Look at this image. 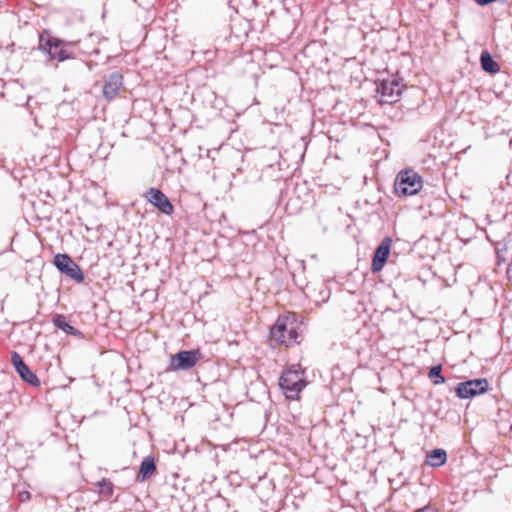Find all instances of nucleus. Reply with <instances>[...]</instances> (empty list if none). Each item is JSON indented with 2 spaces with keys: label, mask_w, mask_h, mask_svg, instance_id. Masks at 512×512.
Here are the masks:
<instances>
[{
  "label": "nucleus",
  "mask_w": 512,
  "mask_h": 512,
  "mask_svg": "<svg viewBox=\"0 0 512 512\" xmlns=\"http://www.w3.org/2000/svg\"><path fill=\"white\" fill-rule=\"evenodd\" d=\"M38 50L48 57V60L63 62L76 57L75 43L53 36L49 30H43L38 37Z\"/></svg>",
  "instance_id": "obj_1"
},
{
  "label": "nucleus",
  "mask_w": 512,
  "mask_h": 512,
  "mask_svg": "<svg viewBox=\"0 0 512 512\" xmlns=\"http://www.w3.org/2000/svg\"><path fill=\"white\" fill-rule=\"evenodd\" d=\"M304 374L305 370L300 364H293L282 372L279 386L287 399H298L300 392L307 385Z\"/></svg>",
  "instance_id": "obj_2"
},
{
  "label": "nucleus",
  "mask_w": 512,
  "mask_h": 512,
  "mask_svg": "<svg viewBox=\"0 0 512 512\" xmlns=\"http://www.w3.org/2000/svg\"><path fill=\"white\" fill-rule=\"evenodd\" d=\"M423 187V178L412 168L399 171L394 181V192L399 197L417 195Z\"/></svg>",
  "instance_id": "obj_3"
},
{
  "label": "nucleus",
  "mask_w": 512,
  "mask_h": 512,
  "mask_svg": "<svg viewBox=\"0 0 512 512\" xmlns=\"http://www.w3.org/2000/svg\"><path fill=\"white\" fill-rule=\"evenodd\" d=\"M406 88L403 78L398 75H391L386 78H379L376 81V91L381 96V104H392L399 100Z\"/></svg>",
  "instance_id": "obj_4"
},
{
  "label": "nucleus",
  "mask_w": 512,
  "mask_h": 512,
  "mask_svg": "<svg viewBox=\"0 0 512 512\" xmlns=\"http://www.w3.org/2000/svg\"><path fill=\"white\" fill-rule=\"evenodd\" d=\"M203 354L199 348L179 350L170 356L167 371H185L193 368L202 359Z\"/></svg>",
  "instance_id": "obj_5"
},
{
  "label": "nucleus",
  "mask_w": 512,
  "mask_h": 512,
  "mask_svg": "<svg viewBox=\"0 0 512 512\" xmlns=\"http://www.w3.org/2000/svg\"><path fill=\"white\" fill-rule=\"evenodd\" d=\"M53 264L61 274L69 277L76 283H82L84 281L85 276L83 271L70 255L66 253L56 254L53 258Z\"/></svg>",
  "instance_id": "obj_6"
},
{
  "label": "nucleus",
  "mask_w": 512,
  "mask_h": 512,
  "mask_svg": "<svg viewBox=\"0 0 512 512\" xmlns=\"http://www.w3.org/2000/svg\"><path fill=\"white\" fill-rule=\"evenodd\" d=\"M489 389V382L486 378H476L459 382L454 391L460 399H472L478 395L484 394Z\"/></svg>",
  "instance_id": "obj_7"
},
{
  "label": "nucleus",
  "mask_w": 512,
  "mask_h": 512,
  "mask_svg": "<svg viewBox=\"0 0 512 512\" xmlns=\"http://www.w3.org/2000/svg\"><path fill=\"white\" fill-rule=\"evenodd\" d=\"M10 362L22 381L33 387L40 386L39 378L25 363L22 356L17 351L11 352Z\"/></svg>",
  "instance_id": "obj_8"
},
{
  "label": "nucleus",
  "mask_w": 512,
  "mask_h": 512,
  "mask_svg": "<svg viewBox=\"0 0 512 512\" xmlns=\"http://www.w3.org/2000/svg\"><path fill=\"white\" fill-rule=\"evenodd\" d=\"M391 245L392 238L386 236L374 250L371 263V271L373 274L380 272L384 268L390 256Z\"/></svg>",
  "instance_id": "obj_9"
},
{
  "label": "nucleus",
  "mask_w": 512,
  "mask_h": 512,
  "mask_svg": "<svg viewBox=\"0 0 512 512\" xmlns=\"http://www.w3.org/2000/svg\"><path fill=\"white\" fill-rule=\"evenodd\" d=\"M145 199L165 215H172L174 206L159 188L151 187L145 192Z\"/></svg>",
  "instance_id": "obj_10"
},
{
  "label": "nucleus",
  "mask_w": 512,
  "mask_h": 512,
  "mask_svg": "<svg viewBox=\"0 0 512 512\" xmlns=\"http://www.w3.org/2000/svg\"><path fill=\"white\" fill-rule=\"evenodd\" d=\"M286 317L289 318L287 326V347L298 345L303 339V318L295 313H288Z\"/></svg>",
  "instance_id": "obj_11"
},
{
  "label": "nucleus",
  "mask_w": 512,
  "mask_h": 512,
  "mask_svg": "<svg viewBox=\"0 0 512 512\" xmlns=\"http://www.w3.org/2000/svg\"><path fill=\"white\" fill-rule=\"evenodd\" d=\"M289 318L286 315H280L277 317L274 324L269 330V339L274 341L276 344L285 345L287 347V326Z\"/></svg>",
  "instance_id": "obj_12"
},
{
  "label": "nucleus",
  "mask_w": 512,
  "mask_h": 512,
  "mask_svg": "<svg viewBox=\"0 0 512 512\" xmlns=\"http://www.w3.org/2000/svg\"><path fill=\"white\" fill-rule=\"evenodd\" d=\"M123 85V75L119 72L109 74L103 85V96L108 100H112L118 94Z\"/></svg>",
  "instance_id": "obj_13"
},
{
  "label": "nucleus",
  "mask_w": 512,
  "mask_h": 512,
  "mask_svg": "<svg viewBox=\"0 0 512 512\" xmlns=\"http://www.w3.org/2000/svg\"><path fill=\"white\" fill-rule=\"evenodd\" d=\"M51 322L53 325L67 335L77 338H84V334L77 328L73 327L64 314L55 313L52 315Z\"/></svg>",
  "instance_id": "obj_14"
},
{
  "label": "nucleus",
  "mask_w": 512,
  "mask_h": 512,
  "mask_svg": "<svg viewBox=\"0 0 512 512\" xmlns=\"http://www.w3.org/2000/svg\"><path fill=\"white\" fill-rule=\"evenodd\" d=\"M157 471V466L154 457L146 456L140 463L138 474L136 476L137 482H145L149 480Z\"/></svg>",
  "instance_id": "obj_15"
},
{
  "label": "nucleus",
  "mask_w": 512,
  "mask_h": 512,
  "mask_svg": "<svg viewBox=\"0 0 512 512\" xmlns=\"http://www.w3.org/2000/svg\"><path fill=\"white\" fill-rule=\"evenodd\" d=\"M480 65L482 70L490 75H495L500 71L499 63L494 60L487 49L482 50L480 54Z\"/></svg>",
  "instance_id": "obj_16"
},
{
  "label": "nucleus",
  "mask_w": 512,
  "mask_h": 512,
  "mask_svg": "<svg viewBox=\"0 0 512 512\" xmlns=\"http://www.w3.org/2000/svg\"><path fill=\"white\" fill-rule=\"evenodd\" d=\"M447 461V452L442 448H435L427 453L425 463L431 467H440Z\"/></svg>",
  "instance_id": "obj_17"
},
{
  "label": "nucleus",
  "mask_w": 512,
  "mask_h": 512,
  "mask_svg": "<svg viewBox=\"0 0 512 512\" xmlns=\"http://www.w3.org/2000/svg\"><path fill=\"white\" fill-rule=\"evenodd\" d=\"M492 243L494 245V249H495V253H496L497 264L501 265L502 263L506 262V258L504 256V254L508 250L509 241H507L506 239H503L501 241H495Z\"/></svg>",
  "instance_id": "obj_18"
},
{
  "label": "nucleus",
  "mask_w": 512,
  "mask_h": 512,
  "mask_svg": "<svg viewBox=\"0 0 512 512\" xmlns=\"http://www.w3.org/2000/svg\"><path fill=\"white\" fill-rule=\"evenodd\" d=\"M428 376L434 385H440L445 383V377L442 375L441 364L432 366L428 373Z\"/></svg>",
  "instance_id": "obj_19"
},
{
  "label": "nucleus",
  "mask_w": 512,
  "mask_h": 512,
  "mask_svg": "<svg viewBox=\"0 0 512 512\" xmlns=\"http://www.w3.org/2000/svg\"><path fill=\"white\" fill-rule=\"evenodd\" d=\"M97 486L99 493L104 497L110 498L113 495L114 484L109 479L103 478L98 482Z\"/></svg>",
  "instance_id": "obj_20"
},
{
  "label": "nucleus",
  "mask_w": 512,
  "mask_h": 512,
  "mask_svg": "<svg viewBox=\"0 0 512 512\" xmlns=\"http://www.w3.org/2000/svg\"><path fill=\"white\" fill-rule=\"evenodd\" d=\"M506 272H507V277H508L509 281L512 282V261L509 263Z\"/></svg>",
  "instance_id": "obj_21"
},
{
  "label": "nucleus",
  "mask_w": 512,
  "mask_h": 512,
  "mask_svg": "<svg viewBox=\"0 0 512 512\" xmlns=\"http://www.w3.org/2000/svg\"><path fill=\"white\" fill-rule=\"evenodd\" d=\"M414 512H434V510L431 507L426 506V507L418 509V510H416Z\"/></svg>",
  "instance_id": "obj_22"
},
{
  "label": "nucleus",
  "mask_w": 512,
  "mask_h": 512,
  "mask_svg": "<svg viewBox=\"0 0 512 512\" xmlns=\"http://www.w3.org/2000/svg\"><path fill=\"white\" fill-rule=\"evenodd\" d=\"M30 497V493L25 491L22 495H21V500H24V499H28Z\"/></svg>",
  "instance_id": "obj_23"
},
{
  "label": "nucleus",
  "mask_w": 512,
  "mask_h": 512,
  "mask_svg": "<svg viewBox=\"0 0 512 512\" xmlns=\"http://www.w3.org/2000/svg\"><path fill=\"white\" fill-rule=\"evenodd\" d=\"M30 100H31V98H28V101H27V103H26V106H27L29 109L31 108Z\"/></svg>",
  "instance_id": "obj_24"
}]
</instances>
